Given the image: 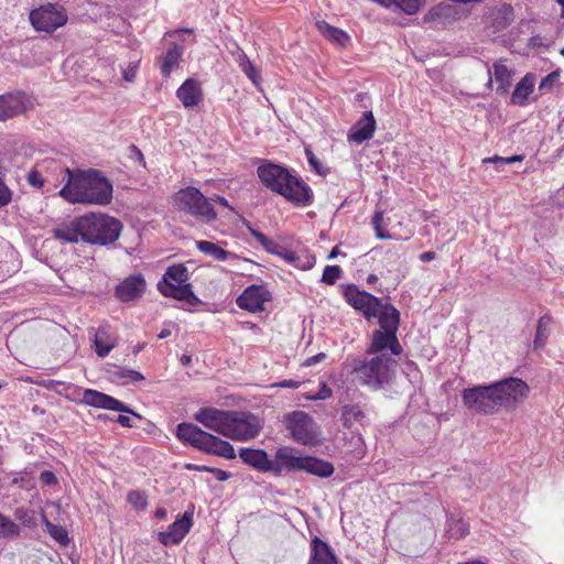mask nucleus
Wrapping results in <instances>:
<instances>
[{
  "instance_id": "26",
  "label": "nucleus",
  "mask_w": 564,
  "mask_h": 564,
  "mask_svg": "<svg viewBox=\"0 0 564 564\" xmlns=\"http://www.w3.org/2000/svg\"><path fill=\"white\" fill-rule=\"evenodd\" d=\"M239 456L246 464L261 471H272L273 460H270L262 449L242 448Z\"/></svg>"
},
{
  "instance_id": "51",
  "label": "nucleus",
  "mask_w": 564,
  "mask_h": 564,
  "mask_svg": "<svg viewBox=\"0 0 564 564\" xmlns=\"http://www.w3.org/2000/svg\"><path fill=\"white\" fill-rule=\"evenodd\" d=\"M188 469H197V470H207L212 474L215 475V477L220 480V481H225L229 478V473L223 470V469H218V468H212V467H193V466H188Z\"/></svg>"
},
{
  "instance_id": "15",
  "label": "nucleus",
  "mask_w": 564,
  "mask_h": 564,
  "mask_svg": "<svg viewBox=\"0 0 564 564\" xmlns=\"http://www.w3.org/2000/svg\"><path fill=\"white\" fill-rule=\"evenodd\" d=\"M368 355H381L387 354L388 356H399L402 352V346L399 343L397 334L386 330H375L371 337V343L366 349Z\"/></svg>"
},
{
  "instance_id": "53",
  "label": "nucleus",
  "mask_w": 564,
  "mask_h": 564,
  "mask_svg": "<svg viewBox=\"0 0 564 564\" xmlns=\"http://www.w3.org/2000/svg\"><path fill=\"white\" fill-rule=\"evenodd\" d=\"M12 198V192L8 186L0 180V207L7 206Z\"/></svg>"
},
{
  "instance_id": "1",
  "label": "nucleus",
  "mask_w": 564,
  "mask_h": 564,
  "mask_svg": "<svg viewBox=\"0 0 564 564\" xmlns=\"http://www.w3.org/2000/svg\"><path fill=\"white\" fill-rule=\"evenodd\" d=\"M530 392L529 386L519 378L510 377L487 386H475L463 391L464 405L477 413L495 414L501 408L511 410L523 402Z\"/></svg>"
},
{
  "instance_id": "17",
  "label": "nucleus",
  "mask_w": 564,
  "mask_h": 564,
  "mask_svg": "<svg viewBox=\"0 0 564 564\" xmlns=\"http://www.w3.org/2000/svg\"><path fill=\"white\" fill-rule=\"evenodd\" d=\"M229 411L215 408H203L195 413L194 419L206 429L225 436Z\"/></svg>"
},
{
  "instance_id": "6",
  "label": "nucleus",
  "mask_w": 564,
  "mask_h": 564,
  "mask_svg": "<svg viewBox=\"0 0 564 564\" xmlns=\"http://www.w3.org/2000/svg\"><path fill=\"white\" fill-rule=\"evenodd\" d=\"M187 280V268L183 263L173 264L166 269L162 280L158 283V289L164 296L183 301L189 305H197L200 301L192 291Z\"/></svg>"
},
{
  "instance_id": "14",
  "label": "nucleus",
  "mask_w": 564,
  "mask_h": 564,
  "mask_svg": "<svg viewBox=\"0 0 564 564\" xmlns=\"http://www.w3.org/2000/svg\"><path fill=\"white\" fill-rule=\"evenodd\" d=\"M346 301L356 310L361 311L366 317L376 316L381 307V301L372 294L360 291L355 285H348L345 290Z\"/></svg>"
},
{
  "instance_id": "59",
  "label": "nucleus",
  "mask_w": 564,
  "mask_h": 564,
  "mask_svg": "<svg viewBox=\"0 0 564 564\" xmlns=\"http://www.w3.org/2000/svg\"><path fill=\"white\" fill-rule=\"evenodd\" d=\"M70 387H74L73 384H69L67 386L65 389L67 391H69V393L67 392L66 397L69 398L72 401L74 402H78L80 403V398H83V394L78 393V392H74L73 389H70Z\"/></svg>"
},
{
  "instance_id": "16",
  "label": "nucleus",
  "mask_w": 564,
  "mask_h": 564,
  "mask_svg": "<svg viewBox=\"0 0 564 564\" xmlns=\"http://www.w3.org/2000/svg\"><path fill=\"white\" fill-rule=\"evenodd\" d=\"M270 292L263 285L248 286L243 293L237 299L240 308L252 313L264 310V303L270 300Z\"/></svg>"
},
{
  "instance_id": "48",
  "label": "nucleus",
  "mask_w": 564,
  "mask_h": 564,
  "mask_svg": "<svg viewBox=\"0 0 564 564\" xmlns=\"http://www.w3.org/2000/svg\"><path fill=\"white\" fill-rule=\"evenodd\" d=\"M522 161V156L521 155H513V156H509V158H502V156H492V158H486L482 160L484 163H500V164H511V163H514V162H520Z\"/></svg>"
},
{
  "instance_id": "31",
  "label": "nucleus",
  "mask_w": 564,
  "mask_h": 564,
  "mask_svg": "<svg viewBox=\"0 0 564 564\" xmlns=\"http://www.w3.org/2000/svg\"><path fill=\"white\" fill-rule=\"evenodd\" d=\"M196 247L200 252L208 254L213 259L218 260V261H227L230 259H237V256L235 253L220 248L218 245H216L212 241H207V240L196 241Z\"/></svg>"
},
{
  "instance_id": "54",
  "label": "nucleus",
  "mask_w": 564,
  "mask_h": 564,
  "mask_svg": "<svg viewBox=\"0 0 564 564\" xmlns=\"http://www.w3.org/2000/svg\"><path fill=\"white\" fill-rule=\"evenodd\" d=\"M40 480L43 485L52 486L56 484L57 479L53 471L44 470L40 474Z\"/></svg>"
},
{
  "instance_id": "44",
  "label": "nucleus",
  "mask_w": 564,
  "mask_h": 564,
  "mask_svg": "<svg viewBox=\"0 0 564 564\" xmlns=\"http://www.w3.org/2000/svg\"><path fill=\"white\" fill-rule=\"evenodd\" d=\"M251 235L254 237V239L269 252L272 253H279L276 249V243L273 242L271 239H269L265 235L258 230H251Z\"/></svg>"
},
{
  "instance_id": "19",
  "label": "nucleus",
  "mask_w": 564,
  "mask_h": 564,
  "mask_svg": "<svg viewBox=\"0 0 564 564\" xmlns=\"http://www.w3.org/2000/svg\"><path fill=\"white\" fill-rule=\"evenodd\" d=\"M192 527V514L185 512L182 518L175 520L165 532L160 533V541L164 545L177 544L186 535Z\"/></svg>"
},
{
  "instance_id": "62",
  "label": "nucleus",
  "mask_w": 564,
  "mask_h": 564,
  "mask_svg": "<svg viewBox=\"0 0 564 564\" xmlns=\"http://www.w3.org/2000/svg\"><path fill=\"white\" fill-rule=\"evenodd\" d=\"M127 378L130 379L131 381H140L144 379V377L140 372L134 370H129L127 373Z\"/></svg>"
},
{
  "instance_id": "52",
  "label": "nucleus",
  "mask_w": 564,
  "mask_h": 564,
  "mask_svg": "<svg viewBox=\"0 0 564 564\" xmlns=\"http://www.w3.org/2000/svg\"><path fill=\"white\" fill-rule=\"evenodd\" d=\"M231 55L234 56L235 62L239 67L245 66L250 62L247 54L241 50L238 45L235 44V48L231 51Z\"/></svg>"
},
{
  "instance_id": "22",
  "label": "nucleus",
  "mask_w": 564,
  "mask_h": 564,
  "mask_svg": "<svg viewBox=\"0 0 564 564\" xmlns=\"http://www.w3.org/2000/svg\"><path fill=\"white\" fill-rule=\"evenodd\" d=\"M376 129V120L371 111L364 113V117L358 120L348 133V140L361 143L372 138Z\"/></svg>"
},
{
  "instance_id": "34",
  "label": "nucleus",
  "mask_w": 564,
  "mask_h": 564,
  "mask_svg": "<svg viewBox=\"0 0 564 564\" xmlns=\"http://www.w3.org/2000/svg\"><path fill=\"white\" fill-rule=\"evenodd\" d=\"M495 80L498 84L497 91L506 94L511 85V70L502 63L494 64Z\"/></svg>"
},
{
  "instance_id": "5",
  "label": "nucleus",
  "mask_w": 564,
  "mask_h": 564,
  "mask_svg": "<svg viewBox=\"0 0 564 564\" xmlns=\"http://www.w3.org/2000/svg\"><path fill=\"white\" fill-rule=\"evenodd\" d=\"M395 367V359L387 354H381L369 360H357L352 373L361 384L377 390L391 381Z\"/></svg>"
},
{
  "instance_id": "60",
  "label": "nucleus",
  "mask_w": 564,
  "mask_h": 564,
  "mask_svg": "<svg viewBox=\"0 0 564 564\" xmlns=\"http://www.w3.org/2000/svg\"><path fill=\"white\" fill-rule=\"evenodd\" d=\"M117 422L122 425V426H126V427H132L133 426V423H132V420L127 416V415H123V414H120L118 417H117Z\"/></svg>"
},
{
  "instance_id": "57",
  "label": "nucleus",
  "mask_w": 564,
  "mask_h": 564,
  "mask_svg": "<svg viewBox=\"0 0 564 564\" xmlns=\"http://www.w3.org/2000/svg\"><path fill=\"white\" fill-rule=\"evenodd\" d=\"M129 152H130V158L138 161V162H142L143 161V154L142 152L135 147V145H130L129 147Z\"/></svg>"
},
{
  "instance_id": "36",
  "label": "nucleus",
  "mask_w": 564,
  "mask_h": 564,
  "mask_svg": "<svg viewBox=\"0 0 564 564\" xmlns=\"http://www.w3.org/2000/svg\"><path fill=\"white\" fill-rule=\"evenodd\" d=\"M550 324L551 317L549 315H544L539 319L534 338L535 347H542L546 343L550 334Z\"/></svg>"
},
{
  "instance_id": "33",
  "label": "nucleus",
  "mask_w": 564,
  "mask_h": 564,
  "mask_svg": "<svg viewBox=\"0 0 564 564\" xmlns=\"http://www.w3.org/2000/svg\"><path fill=\"white\" fill-rule=\"evenodd\" d=\"M316 28L326 39L340 46H345L349 40V36L345 31L328 24L326 21H316Z\"/></svg>"
},
{
  "instance_id": "10",
  "label": "nucleus",
  "mask_w": 564,
  "mask_h": 564,
  "mask_svg": "<svg viewBox=\"0 0 564 564\" xmlns=\"http://www.w3.org/2000/svg\"><path fill=\"white\" fill-rule=\"evenodd\" d=\"M262 425L260 419L250 412L229 411L225 437L247 441L256 437Z\"/></svg>"
},
{
  "instance_id": "46",
  "label": "nucleus",
  "mask_w": 564,
  "mask_h": 564,
  "mask_svg": "<svg viewBox=\"0 0 564 564\" xmlns=\"http://www.w3.org/2000/svg\"><path fill=\"white\" fill-rule=\"evenodd\" d=\"M468 533V525L463 520L454 521L449 525V534L455 539H460Z\"/></svg>"
},
{
  "instance_id": "18",
  "label": "nucleus",
  "mask_w": 564,
  "mask_h": 564,
  "mask_svg": "<svg viewBox=\"0 0 564 564\" xmlns=\"http://www.w3.org/2000/svg\"><path fill=\"white\" fill-rule=\"evenodd\" d=\"M84 219L82 216L56 227L53 230V236L62 242L76 243L84 241Z\"/></svg>"
},
{
  "instance_id": "28",
  "label": "nucleus",
  "mask_w": 564,
  "mask_h": 564,
  "mask_svg": "<svg viewBox=\"0 0 564 564\" xmlns=\"http://www.w3.org/2000/svg\"><path fill=\"white\" fill-rule=\"evenodd\" d=\"M183 55V47L176 43L171 44L166 53L160 58V69L165 78H169L172 70L178 66Z\"/></svg>"
},
{
  "instance_id": "55",
  "label": "nucleus",
  "mask_w": 564,
  "mask_h": 564,
  "mask_svg": "<svg viewBox=\"0 0 564 564\" xmlns=\"http://www.w3.org/2000/svg\"><path fill=\"white\" fill-rule=\"evenodd\" d=\"M332 395V390L324 383L318 393L312 397L313 400H325Z\"/></svg>"
},
{
  "instance_id": "11",
  "label": "nucleus",
  "mask_w": 564,
  "mask_h": 564,
  "mask_svg": "<svg viewBox=\"0 0 564 564\" xmlns=\"http://www.w3.org/2000/svg\"><path fill=\"white\" fill-rule=\"evenodd\" d=\"M66 10L55 3H46L30 12V22L39 32L53 33L67 23Z\"/></svg>"
},
{
  "instance_id": "47",
  "label": "nucleus",
  "mask_w": 564,
  "mask_h": 564,
  "mask_svg": "<svg viewBox=\"0 0 564 564\" xmlns=\"http://www.w3.org/2000/svg\"><path fill=\"white\" fill-rule=\"evenodd\" d=\"M305 154L311 167L319 175L325 174L323 164L310 148H305Z\"/></svg>"
},
{
  "instance_id": "3",
  "label": "nucleus",
  "mask_w": 564,
  "mask_h": 564,
  "mask_svg": "<svg viewBox=\"0 0 564 564\" xmlns=\"http://www.w3.org/2000/svg\"><path fill=\"white\" fill-rule=\"evenodd\" d=\"M257 174L265 187L295 206L306 207L313 204L314 194L311 187L303 180L291 174L286 167L263 161L258 166Z\"/></svg>"
},
{
  "instance_id": "39",
  "label": "nucleus",
  "mask_w": 564,
  "mask_h": 564,
  "mask_svg": "<svg viewBox=\"0 0 564 564\" xmlns=\"http://www.w3.org/2000/svg\"><path fill=\"white\" fill-rule=\"evenodd\" d=\"M371 223H372V226H373V229L376 231V236L378 239L387 240V239L391 238L390 234L382 229V224H383V212L382 210H376Z\"/></svg>"
},
{
  "instance_id": "56",
  "label": "nucleus",
  "mask_w": 564,
  "mask_h": 564,
  "mask_svg": "<svg viewBox=\"0 0 564 564\" xmlns=\"http://www.w3.org/2000/svg\"><path fill=\"white\" fill-rule=\"evenodd\" d=\"M300 384L301 383L299 381L288 379V380H282V381L275 383L274 386L280 387V388L297 389L300 387Z\"/></svg>"
},
{
  "instance_id": "20",
  "label": "nucleus",
  "mask_w": 564,
  "mask_h": 564,
  "mask_svg": "<svg viewBox=\"0 0 564 564\" xmlns=\"http://www.w3.org/2000/svg\"><path fill=\"white\" fill-rule=\"evenodd\" d=\"M304 456H296L291 448H280L273 460L272 471L281 474L282 471L302 470Z\"/></svg>"
},
{
  "instance_id": "25",
  "label": "nucleus",
  "mask_w": 564,
  "mask_h": 564,
  "mask_svg": "<svg viewBox=\"0 0 564 564\" xmlns=\"http://www.w3.org/2000/svg\"><path fill=\"white\" fill-rule=\"evenodd\" d=\"M310 564H338V560L332 547L315 536L311 542V560Z\"/></svg>"
},
{
  "instance_id": "42",
  "label": "nucleus",
  "mask_w": 564,
  "mask_h": 564,
  "mask_svg": "<svg viewBox=\"0 0 564 564\" xmlns=\"http://www.w3.org/2000/svg\"><path fill=\"white\" fill-rule=\"evenodd\" d=\"M560 76H561V70L560 69L551 72L547 76H545L541 80L539 89L542 90V91L551 90L555 85L558 84Z\"/></svg>"
},
{
  "instance_id": "4",
  "label": "nucleus",
  "mask_w": 564,
  "mask_h": 564,
  "mask_svg": "<svg viewBox=\"0 0 564 564\" xmlns=\"http://www.w3.org/2000/svg\"><path fill=\"white\" fill-rule=\"evenodd\" d=\"M176 436L183 443L189 444L204 453L226 459L236 457L235 449L229 442L202 430L193 423H180L176 429Z\"/></svg>"
},
{
  "instance_id": "58",
  "label": "nucleus",
  "mask_w": 564,
  "mask_h": 564,
  "mask_svg": "<svg viewBox=\"0 0 564 564\" xmlns=\"http://www.w3.org/2000/svg\"><path fill=\"white\" fill-rule=\"evenodd\" d=\"M326 357V355L324 352H319L313 357H310L305 360L304 365L305 366H313L319 361H322L324 358Z\"/></svg>"
},
{
  "instance_id": "30",
  "label": "nucleus",
  "mask_w": 564,
  "mask_h": 564,
  "mask_svg": "<svg viewBox=\"0 0 564 564\" xmlns=\"http://www.w3.org/2000/svg\"><path fill=\"white\" fill-rule=\"evenodd\" d=\"M340 420L345 427L352 430L357 424H362L365 412L358 404H347L341 408Z\"/></svg>"
},
{
  "instance_id": "43",
  "label": "nucleus",
  "mask_w": 564,
  "mask_h": 564,
  "mask_svg": "<svg viewBox=\"0 0 564 564\" xmlns=\"http://www.w3.org/2000/svg\"><path fill=\"white\" fill-rule=\"evenodd\" d=\"M127 500L135 509H144L148 505L147 496L138 490L130 491L127 496Z\"/></svg>"
},
{
  "instance_id": "8",
  "label": "nucleus",
  "mask_w": 564,
  "mask_h": 564,
  "mask_svg": "<svg viewBox=\"0 0 564 564\" xmlns=\"http://www.w3.org/2000/svg\"><path fill=\"white\" fill-rule=\"evenodd\" d=\"M175 203L177 208L195 218L206 223L217 219V213L212 205V199L205 197L199 189L187 186L176 193Z\"/></svg>"
},
{
  "instance_id": "24",
  "label": "nucleus",
  "mask_w": 564,
  "mask_h": 564,
  "mask_svg": "<svg viewBox=\"0 0 564 564\" xmlns=\"http://www.w3.org/2000/svg\"><path fill=\"white\" fill-rule=\"evenodd\" d=\"M176 96L185 108H193L200 102L203 93L199 83L188 78L177 89Z\"/></svg>"
},
{
  "instance_id": "2",
  "label": "nucleus",
  "mask_w": 564,
  "mask_h": 564,
  "mask_svg": "<svg viewBox=\"0 0 564 564\" xmlns=\"http://www.w3.org/2000/svg\"><path fill=\"white\" fill-rule=\"evenodd\" d=\"M66 184L58 195L70 204L107 205L112 199V184L98 170H62Z\"/></svg>"
},
{
  "instance_id": "23",
  "label": "nucleus",
  "mask_w": 564,
  "mask_h": 564,
  "mask_svg": "<svg viewBox=\"0 0 564 564\" xmlns=\"http://www.w3.org/2000/svg\"><path fill=\"white\" fill-rule=\"evenodd\" d=\"M117 335L109 326H99L96 330L94 339L97 356L100 358L107 357L109 352L117 346Z\"/></svg>"
},
{
  "instance_id": "63",
  "label": "nucleus",
  "mask_w": 564,
  "mask_h": 564,
  "mask_svg": "<svg viewBox=\"0 0 564 564\" xmlns=\"http://www.w3.org/2000/svg\"><path fill=\"white\" fill-rule=\"evenodd\" d=\"M210 199L215 200V202L219 203L221 206L227 207L230 210H232L231 206L229 205L228 200L225 197L215 195V198H210Z\"/></svg>"
},
{
  "instance_id": "13",
  "label": "nucleus",
  "mask_w": 564,
  "mask_h": 564,
  "mask_svg": "<svg viewBox=\"0 0 564 564\" xmlns=\"http://www.w3.org/2000/svg\"><path fill=\"white\" fill-rule=\"evenodd\" d=\"M70 389H73L74 392L83 394V398H80V403L83 404L99 409L130 413L137 416L138 419H141V415L133 412L123 402L112 398L111 395H108L94 389H82L79 387H70Z\"/></svg>"
},
{
  "instance_id": "61",
  "label": "nucleus",
  "mask_w": 564,
  "mask_h": 564,
  "mask_svg": "<svg viewBox=\"0 0 564 564\" xmlns=\"http://www.w3.org/2000/svg\"><path fill=\"white\" fill-rule=\"evenodd\" d=\"M435 257H436L435 252H433V251H425V252L420 254V260L423 261V262H430V261L434 260Z\"/></svg>"
},
{
  "instance_id": "29",
  "label": "nucleus",
  "mask_w": 564,
  "mask_h": 564,
  "mask_svg": "<svg viewBox=\"0 0 564 564\" xmlns=\"http://www.w3.org/2000/svg\"><path fill=\"white\" fill-rule=\"evenodd\" d=\"M302 470L318 477H329L334 473V467L323 459L304 456Z\"/></svg>"
},
{
  "instance_id": "32",
  "label": "nucleus",
  "mask_w": 564,
  "mask_h": 564,
  "mask_svg": "<svg viewBox=\"0 0 564 564\" xmlns=\"http://www.w3.org/2000/svg\"><path fill=\"white\" fill-rule=\"evenodd\" d=\"M534 79L531 75H525L514 87L511 101L514 105H525L528 97L533 91Z\"/></svg>"
},
{
  "instance_id": "50",
  "label": "nucleus",
  "mask_w": 564,
  "mask_h": 564,
  "mask_svg": "<svg viewBox=\"0 0 564 564\" xmlns=\"http://www.w3.org/2000/svg\"><path fill=\"white\" fill-rule=\"evenodd\" d=\"M139 68V62H131L122 68V76L126 82H133L137 70Z\"/></svg>"
},
{
  "instance_id": "38",
  "label": "nucleus",
  "mask_w": 564,
  "mask_h": 564,
  "mask_svg": "<svg viewBox=\"0 0 564 564\" xmlns=\"http://www.w3.org/2000/svg\"><path fill=\"white\" fill-rule=\"evenodd\" d=\"M43 522L46 527L47 532L56 542H58L62 545H66L68 543V534L63 527L53 524L45 517Z\"/></svg>"
},
{
  "instance_id": "64",
  "label": "nucleus",
  "mask_w": 564,
  "mask_h": 564,
  "mask_svg": "<svg viewBox=\"0 0 564 564\" xmlns=\"http://www.w3.org/2000/svg\"><path fill=\"white\" fill-rule=\"evenodd\" d=\"M283 257L285 258V260L290 263H293L295 262V259H296V254L295 252L293 251H285V253L283 254Z\"/></svg>"
},
{
  "instance_id": "35",
  "label": "nucleus",
  "mask_w": 564,
  "mask_h": 564,
  "mask_svg": "<svg viewBox=\"0 0 564 564\" xmlns=\"http://www.w3.org/2000/svg\"><path fill=\"white\" fill-rule=\"evenodd\" d=\"M20 535V527L10 518L0 513V539H14Z\"/></svg>"
},
{
  "instance_id": "40",
  "label": "nucleus",
  "mask_w": 564,
  "mask_h": 564,
  "mask_svg": "<svg viewBox=\"0 0 564 564\" xmlns=\"http://www.w3.org/2000/svg\"><path fill=\"white\" fill-rule=\"evenodd\" d=\"M394 4L406 14H415L424 4L423 0H397Z\"/></svg>"
},
{
  "instance_id": "9",
  "label": "nucleus",
  "mask_w": 564,
  "mask_h": 564,
  "mask_svg": "<svg viewBox=\"0 0 564 564\" xmlns=\"http://www.w3.org/2000/svg\"><path fill=\"white\" fill-rule=\"evenodd\" d=\"M286 429L293 440L302 445H315L321 433L312 416L303 411H294L286 416Z\"/></svg>"
},
{
  "instance_id": "12",
  "label": "nucleus",
  "mask_w": 564,
  "mask_h": 564,
  "mask_svg": "<svg viewBox=\"0 0 564 564\" xmlns=\"http://www.w3.org/2000/svg\"><path fill=\"white\" fill-rule=\"evenodd\" d=\"M34 98L24 91L0 95V121H7L33 109Z\"/></svg>"
},
{
  "instance_id": "45",
  "label": "nucleus",
  "mask_w": 564,
  "mask_h": 564,
  "mask_svg": "<svg viewBox=\"0 0 564 564\" xmlns=\"http://www.w3.org/2000/svg\"><path fill=\"white\" fill-rule=\"evenodd\" d=\"M240 69L252 82V84L256 87L260 86V74L251 61L247 63L245 66H241Z\"/></svg>"
},
{
  "instance_id": "37",
  "label": "nucleus",
  "mask_w": 564,
  "mask_h": 564,
  "mask_svg": "<svg viewBox=\"0 0 564 564\" xmlns=\"http://www.w3.org/2000/svg\"><path fill=\"white\" fill-rule=\"evenodd\" d=\"M453 10L454 8L451 4L440 3L429 10V12L424 15V21L432 22L442 18H447L451 15Z\"/></svg>"
},
{
  "instance_id": "41",
  "label": "nucleus",
  "mask_w": 564,
  "mask_h": 564,
  "mask_svg": "<svg viewBox=\"0 0 564 564\" xmlns=\"http://www.w3.org/2000/svg\"><path fill=\"white\" fill-rule=\"evenodd\" d=\"M341 275V269L338 265H326L322 275V282L333 285Z\"/></svg>"
},
{
  "instance_id": "21",
  "label": "nucleus",
  "mask_w": 564,
  "mask_h": 564,
  "mask_svg": "<svg viewBox=\"0 0 564 564\" xmlns=\"http://www.w3.org/2000/svg\"><path fill=\"white\" fill-rule=\"evenodd\" d=\"M144 290L145 281L142 275H132L117 286L116 294L120 301L129 302L140 297Z\"/></svg>"
},
{
  "instance_id": "49",
  "label": "nucleus",
  "mask_w": 564,
  "mask_h": 564,
  "mask_svg": "<svg viewBox=\"0 0 564 564\" xmlns=\"http://www.w3.org/2000/svg\"><path fill=\"white\" fill-rule=\"evenodd\" d=\"M28 183L36 188H41L44 185V178L37 170H31L28 173Z\"/></svg>"
},
{
  "instance_id": "27",
  "label": "nucleus",
  "mask_w": 564,
  "mask_h": 564,
  "mask_svg": "<svg viewBox=\"0 0 564 564\" xmlns=\"http://www.w3.org/2000/svg\"><path fill=\"white\" fill-rule=\"evenodd\" d=\"M375 317H378L381 330L397 334L400 323V314L394 306L387 303L383 304L381 302V307Z\"/></svg>"
},
{
  "instance_id": "7",
  "label": "nucleus",
  "mask_w": 564,
  "mask_h": 564,
  "mask_svg": "<svg viewBox=\"0 0 564 564\" xmlns=\"http://www.w3.org/2000/svg\"><path fill=\"white\" fill-rule=\"evenodd\" d=\"M84 219V242L105 246L115 242L121 232V223L106 214H88Z\"/></svg>"
}]
</instances>
